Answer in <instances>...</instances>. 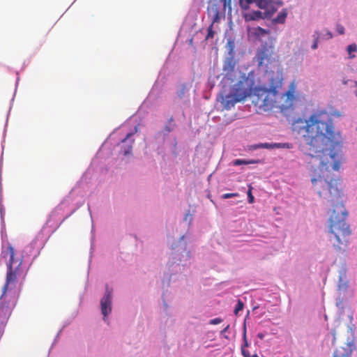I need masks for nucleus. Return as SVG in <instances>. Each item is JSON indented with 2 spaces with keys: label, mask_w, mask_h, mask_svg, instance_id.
<instances>
[{
  "label": "nucleus",
  "mask_w": 357,
  "mask_h": 357,
  "mask_svg": "<svg viewBox=\"0 0 357 357\" xmlns=\"http://www.w3.org/2000/svg\"><path fill=\"white\" fill-rule=\"evenodd\" d=\"M100 305L101 312L104 316V320H105L107 315L112 311V290H109L107 286L106 287L105 294L100 301Z\"/></svg>",
  "instance_id": "obj_8"
},
{
  "label": "nucleus",
  "mask_w": 357,
  "mask_h": 357,
  "mask_svg": "<svg viewBox=\"0 0 357 357\" xmlns=\"http://www.w3.org/2000/svg\"><path fill=\"white\" fill-rule=\"evenodd\" d=\"M2 257L7 260V272L6 282L3 287L2 291L6 294L9 286L14 284L21 275L24 276L22 268V258L17 256L15 249L8 245L2 251Z\"/></svg>",
  "instance_id": "obj_4"
},
{
  "label": "nucleus",
  "mask_w": 357,
  "mask_h": 357,
  "mask_svg": "<svg viewBox=\"0 0 357 357\" xmlns=\"http://www.w3.org/2000/svg\"><path fill=\"white\" fill-rule=\"evenodd\" d=\"M312 183L320 197L330 202L333 207L329 218V241L337 250H344L351 235L349 226L346 222L347 211L341 200L342 185L339 179L319 176L312 178Z\"/></svg>",
  "instance_id": "obj_3"
},
{
  "label": "nucleus",
  "mask_w": 357,
  "mask_h": 357,
  "mask_svg": "<svg viewBox=\"0 0 357 357\" xmlns=\"http://www.w3.org/2000/svg\"><path fill=\"white\" fill-rule=\"evenodd\" d=\"M207 15L211 19L212 24L219 23L221 17H225L223 10H220L218 0H210L207 7Z\"/></svg>",
  "instance_id": "obj_6"
},
{
  "label": "nucleus",
  "mask_w": 357,
  "mask_h": 357,
  "mask_svg": "<svg viewBox=\"0 0 357 357\" xmlns=\"http://www.w3.org/2000/svg\"><path fill=\"white\" fill-rule=\"evenodd\" d=\"M258 148H265V149H273L276 148L275 146H274V144H268V143H261L257 145Z\"/></svg>",
  "instance_id": "obj_24"
},
{
  "label": "nucleus",
  "mask_w": 357,
  "mask_h": 357,
  "mask_svg": "<svg viewBox=\"0 0 357 357\" xmlns=\"http://www.w3.org/2000/svg\"><path fill=\"white\" fill-rule=\"evenodd\" d=\"M132 135L131 133H128L126 138L122 140V143L123 144L122 146V151L123 153V155H126L130 153H131L132 150V144L134 142L133 140L130 141L128 144L127 142L129 139L130 137Z\"/></svg>",
  "instance_id": "obj_13"
},
{
  "label": "nucleus",
  "mask_w": 357,
  "mask_h": 357,
  "mask_svg": "<svg viewBox=\"0 0 357 357\" xmlns=\"http://www.w3.org/2000/svg\"><path fill=\"white\" fill-rule=\"evenodd\" d=\"M336 29H337V31L340 33V34H344V28L343 26H342L341 24H337V26H336Z\"/></svg>",
  "instance_id": "obj_29"
},
{
  "label": "nucleus",
  "mask_w": 357,
  "mask_h": 357,
  "mask_svg": "<svg viewBox=\"0 0 357 357\" xmlns=\"http://www.w3.org/2000/svg\"><path fill=\"white\" fill-rule=\"evenodd\" d=\"M294 132L301 135L310 146L309 155L319 162L321 171L330 166L335 171L342 163V137L335 131L331 115L325 110L314 112L308 120L298 118L292 123Z\"/></svg>",
  "instance_id": "obj_1"
},
{
  "label": "nucleus",
  "mask_w": 357,
  "mask_h": 357,
  "mask_svg": "<svg viewBox=\"0 0 357 357\" xmlns=\"http://www.w3.org/2000/svg\"><path fill=\"white\" fill-rule=\"evenodd\" d=\"M229 328V325H227L222 331L221 333H225Z\"/></svg>",
  "instance_id": "obj_35"
},
{
  "label": "nucleus",
  "mask_w": 357,
  "mask_h": 357,
  "mask_svg": "<svg viewBox=\"0 0 357 357\" xmlns=\"http://www.w3.org/2000/svg\"><path fill=\"white\" fill-rule=\"evenodd\" d=\"M314 37H315L314 42L313 45H312V48L313 50L317 49V47H318V39L319 38V34L317 32H316L315 35H314Z\"/></svg>",
  "instance_id": "obj_25"
},
{
  "label": "nucleus",
  "mask_w": 357,
  "mask_h": 357,
  "mask_svg": "<svg viewBox=\"0 0 357 357\" xmlns=\"http://www.w3.org/2000/svg\"><path fill=\"white\" fill-rule=\"evenodd\" d=\"M253 3H255L259 8L265 6L264 0H239V5L243 10H248L250 4Z\"/></svg>",
  "instance_id": "obj_14"
},
{
  "label": "nucleus",
  "mask_w": 357,
  "mask_h": 357,
  "mask_svg": "<svg viewBox=\"0 0 357 357\" xmlns=\"http://www.w3.org/2000/svg\"><path fill=\"white\" fill-rule=\"evenodd\" d=\"M227 45L229 47L230 51H233V49L234 47V41L231 39L228 40Z\"/></svg>",
  "instance_id": "obj_33"
},
{
  "label": "nucleus",
  "mask_w": 357,
  "mask_h": 357,
  "mask_svg": "<svg viewBox=\"0 0 357 357\" xmlns=\"http://www.w3.org/2000/svg\"><path fill=\"white\" fill-rule=\"evenodd\" d=\"M243 17L245 22L255 21L260 19L266 18L265 14L259 10H252L244 13Z\"/></svg>",
  "instance_id": "obj_12"
},
{
  "label": "nucleus",
  "mask_w": 357,
  "mask_h": 357,
  "mask_svg": "<svg viewBox=\"0 0 357 357\" xmlns=\"http://www.w3.org/2000/svg\"><path fill=\"white\" fill-rule=\"evenodd\" d=\"M213 24H212V23H211V24L209 25V26L208 27V33H207L206 37V40H208V39H210V38H213L214 37V34H215V33H214V31H213Z\"/></svg>",
  "instance_id": "obj_20"
},
{
  "label": "nucleus",
  "mask_w": 357,
  "mask_h": 357,
  "mask_svg": "<svg viewBox=\"0 0 357 357\" xmlns=\"http://www.w3.org/2000/svg\"><path fill=\"white\" fill-rule=\"evenodd\" d=\"M264 7H260L261 9L265 10L264 13L266 17H271L278 9V5H281V3L278 1H273L271 0H264Z\"/></svg>",
  "instance_id": "obj_9"
},
{
  "label": "nucleus",
  "mask_w": 357,
  "mask_h": 357,
  "mask_svg": "<svg viewBox=\"0 0 357 357\" xmlns=\"http://www.w3.org/2000/svg\"><path fill=\"white\" fill-rule=\"evenodd\" d=\"M243 341H244V344L241 347H243V348L245 349V347H248L249 346V344L248 342L247 337H246L245 329L244 330V333H243Z\"/></svg>",
  "instance_id": "obj_31"
},
{
  "label": "nucleus",
  "mask_w": 357,
  "mask_h": 357,
  "mask_svg": "<svg viewBox=\"0 0 357 357\" xmlns=\"http://www.w3.org/2000/svg\"><path fill=\"white\" fill-rule=\"evenodd\" d=\"M238 196V193H225L222 195V199H229Z\"/></svg>",
  "instance_id": "obj_26"
},
{
  "label": "nucleus",
  "mask_w": 357,
  "mask_h": 357,
  "mask_svg": "<svg viewBox=\"0 0 357 357\" xmlns=\"http://www.w3.org/2000/svg\"><path fill=\"white\" fill-rule=\"evenodd\" d=\"M270 33V31L260 26L255 27L252 30V34L257 38L264 37Z\"/></svg>",
  "instance_id": "obj_16"
},
{
  "label": "nucleus",
  "mask_w": 357,
  "mask_h": 357,
  "mask_svg": "<svg viewBox=\"0 0 357 357\" xmlns=\"http://www.w3.org/2000/svg\"><path fill=\"white\" fill-rule=\"evenodd\" d=\"M252 357H259V356H258V355H257V354H253V355L252 356Z\"/></svg>",
  "instance_id": "obj_38"
},
{
  "label": "nucleus",
  "mask_w": 357,
  "mask_h": 357,
  "mask_svg": "<svg viewBox=\"0 0 357 357\" xmlns=\"http://www.w3.org/2000/svg\"><path fill=\"white\" fill-rule=\"evenodd\" d=\"M218 1L223 4V15H225L227 9L228 10V13L231 12V0H218Z\"/></svg>",
  "instance_id": "obj_18"
},
{
  "label": "nucleus",
  "mask_w": 357,
  "mask_h": 357,
  "mask_svg": "<svg viewBox=\"0 0 357 357\" xmlns=\"http://www.w3.org/2000/svg\"><path fill=\"white\" fill-rule=\"evenodd\" d=\"M222 322V319L220 318H215V319H213L211 320H210V324H212V325H215V324H218Z\"/></svg>",
  "instance_id": "obj_30"
},
{
  "label": "nucleus",
  "mask_w": 357,
  "mask_h": 357,
  "mask_svg": "<svg viewBox=\"0 0 357 357\" xmlns=\"http://www.w3.org/2000/svg\"><path fill=\"white\" fill-rule=\"evenodd\" d=\"M282 77L281 75L273 74L269 82V89L257 87L252 90V82L248 77L243 76L234 84L229 94L221 93L218 100L221 102L223 108L229 110L236 102L245 100L248 96L251 97L252 102L260 111H268L276 105V96L278 89L282 87ZM296 84L293 82L289 86L288 91L284 94L286 96V102L278 106L282 112L291 108L296 99Z\"/></svg>",
  "instance_id": "obj_2"
},
{
  "label": "nucleus",
  "mask_w": 357,
  "mask_h": 357,
  "mask_svg": "<svg viewBox=\"0 0 357 357\" xmlns=\"http://www.w3.org/2000/svg\"><path fill=\"white\" fill-rule=\"evenodd\" d=\"M252 188H250L248 192V202L252 204L254 202V197L252 194Z\"/></svg>",
  "instance_id": "obj_28"
},
{
  "label": "nucleus",
  "mask_w": 357,
  "mask_h": 357,
  "mask_svg": "<svg viewBox=\"0 0 357 357\" xmlns=\"http://www.w3.org/2000/svg\"><path fill=\"white\" fill-rule=\"evenodd\" d=\"M6 294L2 291L0 297V326H3L7 323L15 307V303L11 302Z\"/></svg>",
  "instance_id": "obj_5"
},
{
  "label": "nucleus",
  "mask_w": 357,
  "mask_h": 357,
  "mask_svg": "<svg viewBox=\"0 0 357 357\" xmlns=\"http://www.w3.org/2000/svg\"><path fill=\"white\" fill-rule=\"evenodd\" d=\"M187 91L185 85L183 84L181 86L180 89L177 91L178 98H182Z\"/></svg>",
  "instance_id": "obj_22"
},
{
  "label": "nucleus",
  "mask_w": 357,
  "mask_h": 357,
  "mask_svg": "<svg viewBox=\"0 0 357 357\" xmlns=\"http://www.w3.org/2000/svg\"><path fill=\"white\" fill-rule=\"evenodd\" d=\"M274 146H275L276 148H292V145L289 143H274Z\"/></svg>",
  "instance_id": "obj_23"
},
{
  "label": "nucleus",
  "mask_w": 357,
  "mask_h": 357,
  "mask_svg": "<svg viewBox=\"0 0 357 357\" xmlns=\"http://www.w3.org/2000/svg\"><path fill=\"white\" fill-rule=\"evenodd\" d=\"M176 123L175 122L174 117L172 116L168 119L166 124L164 126V127L162 128L163 135H169L171 132H172L176 128Z\"/></svg>",
  "instance_id": "obj_15"
},
{
  "label": "nucleus",
  "mask_w": 357,
  "mask_h": 357,
  "mask_svg": "<svg viewBox=\"0 0 357 357\" xmlns=\"http://www.w3.org/2000/svg\"><path fill=\"white\" fill-rule=\"evenodd\" d=\"M255 162L254 160H245L241 159H236L233 162V164L234 165H248V164H253Z\"/></svg>",
  "instance_id": "obj_19"
},
{
  "label": "nucleus",
  "mask_w": 357,
  "mask_h": 357,
  "mask_svg": "<svg viewBox=\"0 0 357 357\" xmlns=\"http://www.w3.org/2000/svg\"><path fill=\"white\" fill-rule=\"evenodd\" d=\"M236 66V61L233 57L227 58L223 63V72L229 79H232V75Z\"/></svg>",
  "instance_id": "obj_10"
},
{
  "label": "nucleus",
  "mask_w": 357,
  "mask_h": 357,
  "mask_svg": "<svg viewBox=\"0 0 357 357\" xmlns=\"http://www.w3.org/2000/svg\"><path fill=\"white\" fill-rule=\"evenodd\" d=\"M241 354L243 357H250V352L244 349L243 347H241Z\"/></svg>",
  "instance_id": "obj_32"
},
{
  "label": "nucleus",
  "mask_w": 357,
  "mask_h": 357,
  "mask_svg": "<svg viewBox=\"0 0 357 357\" xmlns=\"http://www.w3.org/2000/svg\"><path fill=\"white\" fill-rule=\"evenodd\" d=\"M244 307V303L242 301L238 300L237 304L236 305V307L234 309V314H238V312L242 310Z\"/></svg>",
  "instance_id": "obj_21"
},
{
  "label": "nucleus",
  "mask_w": 357,
  "mask_h": 357,
  "mask_svg": "<svg viewBox=\"0 0 357 357\" xmlns=\"http://www.w3.org/2000/svg\"><path fill=\"white\" fill-rule=\"evenodd\" d=\"M353 344L351 342H345L344 346L337 348L333 354V357H351Z\"/></svg>",
  "instance_id": "obj_11"
},
{
  "label": "nucleus",
  "mask_w": 357,
  "mask_h": 357,
  "mask_svg": "<svg viewBox=\"0 0 357 357\" xmlns=\"http://www.w3.org/2000/svg\"><path fill=\"white\" fill-rule=\"evenodd\" d=\"M258 337L261 339H262L264 337V335H261V334H259L258 335Z\"/></svg>",
  "instance_id": "obj_36"
},
{
  "label": "nucleus",
  "mask_w": 357,
  "mask_h": 357,
  "mask_svg": "<svg viewBox=\"0 0 357 357\" xmlns=\"http://www.w3.org/2000/svg\"><path fill=\"white\" fill-rule=\"evenodd\" d=\"M287 15V12L285 9L279 13L278 16L273 19V22L277 24H283L285 22Z\"/></svg>",
  "instance_id": "obj_17"
},
{
  "label": "nucleus",
  "mask_w": 357,
  "mask_h": 357,
  "mask_svg": "<svg viewBox=\"0 0 357 357\" xmlns=\"http://www.w3.org/2000/svg\"><path fill=\"white\" fill-rule=\"evenodd\" d=\"M355 86L357 87V82H355ZM356 95L357 96V90L355 91Z\"/></svg>",
  "instance_id": "obj_37"
},
{
  "label": "nucleus",
  "mask_w": 357,
  "mask_h": 357,
  "mask_svg": "<svg viewBox=\"0 0 357 357\" xmlns=\"http://www.w3.org/2000/svg\"><path fill=\"white\" fill-rule=\"evenodd\" d=\"M272 54L273 50L271 47H268L265 44L257 50L254 59L257 63L258 66L261 67L265 64V62L270 63Z\"/></svg>",
  "instance_id": "obj_7"
},
{
  "label": "nucleus",
  "mask_w": 357,
  "mask_h": 357,
  "mask_svg": "<svg viewBox=\"0 0 357 357\" xmlns=\"http://www.w3.org/2000/svg\"><path fill=\"white\" fill-rule=\"evenodd\" d=\"M332 37H333L332 33L330 31H327V32L326 33V38L330 39V38H332Z\"/></svg>",
  "instance_id": "obj_34"
},
{
  "label": "nucleus",
  "mask_w": 357,
  "mask_h": 357,
  "mask_svg": "<svg viewBox=\"0 0 357 357\" xmlns=\"http://www.w3.org/2000/svg\"><path fill=\"white\" fill-rule=\"evenodd\" d=\"M357 50V46L356 44L349 45L347 47V51L349 54L354 52Z\"/></svg>",
  "instance_id": "obj_27"
}]
</instances>
